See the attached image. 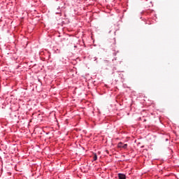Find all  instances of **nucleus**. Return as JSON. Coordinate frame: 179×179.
I'll list each match as a JSON object with an SVG mask.
<instances>
[{"mask_svg": "<svg viewBox=\"0 0 179 179\" xmlns=\"http://www.w3.org/2000/svg\"><path fill=\"white\" fill-rule=\"evenodd\" d=\"M117 147L118 148H122L123 149H127V148L128 147V145L127 144H124L122 142H120L117 144Z\"/></svg>", "mask_w": 179, "mask_h": 179, "instance_id": "1", "label": "nucleus"}, {"mask_svg": "<svg viewBox=\"0 0 179 179\" xmlns=\"http://www.w3.org/2000/svg\"><path fill=\"white\" fill-rule=\"evenodd\" d=\"M118 178H119V179H126L127 176H125V175H124L122 173H119L118 174Z\"/></svg>", "mask_w": 179, "mask_h": 179, "instance_id": "2", "label": "nucleus"}, {"mask_svg": "<svg viewBox=\"0 0 179 179\" xmlns=\"http://www.w3.org/2000/svg\"><path fill=\"white\" fill-rule=\"evenodd\" d=\"M96 160H97V155H94V161L96 162Z\"/></svg>", "mask_w": 179, "mask_h": 179, "instance_id": "3", "label": "nucleus"}, {"mask_svg": "<svg viewBox=\"0 0 179 179\" xmlns=\"http://www.w3.org/2000/svg\"><path fill=\"white\" fill-rule=\"evenodd\" d=\"M113 43L114 45H115V39H113Z\"/></svg>", "mask_w": 179, "mask_h": 179, "instance_id": "4", "label": "nucleus"}]
</instances>
